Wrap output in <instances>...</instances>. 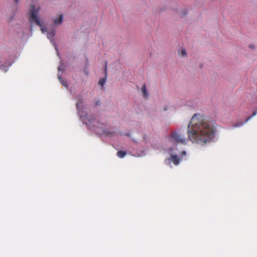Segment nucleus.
<instances>
[{
    "label": "nucleus",
    "mask_w": 257,
    "mask_h": 257,
    "mask_svg": "<svg viewBox=\"0 0 257 257\" xmlns=\"http://www.w3.org/2000/svg\"><path fill=\"white\" fill-rule=\"evenodd\" d=\"M187 132L188 139L193 143L203 145L212 141L216 129L202 115L195 114L188 126Z\"/></svg>",
    "instance_id": "obj_1"
},
{
    "label": "nucleus",
    "mask_w": 257,
    "mask_h": 257,
    "mask_svg": "<svg viewBox=\"0 0 257 257\" xmlns=\"http://www.w3.org/2000/svg\"><path fill=\"white\" fill-rule=\"evenodd\" d=\"M40 10V7H36L34 5H32L30 10V16L29 17V21L31 24L35 23L39 26L41 28L42 32L44 33L47 31V28L43 25V23L40 21L38 17V13Z\"/></svg>",
    "instance_id": "obj_2"
},
{
    "label": "nucleus",
    "mask_w": 257,
    "mask_h": 257,
    "mask_svg": "<svg viewBox=\"0 0 257 257\" xmlns=\"http://www.w3.org/2000/svg\"><path fill=\"white\" fill-rule=\"evenodd\" d=\"M170 140L173 142L177 144H185L186 143V138L180 133H173L170 136Z\"/></svg>",
    "instance_id": "obj_3"
},
{
    "label": "nucleus",
    "mask_w": 257,
    "mask_h": 257,
    "mask_svg": "<svg viewBox=\"0 0 257 257\" xmlns=\"http://www.w3.org/2000/svg\"><path fill=\"white\" fill-rule=\"evenodd\" d=\"M168 160L170 162H172L175 165H179L180 159L177 155H171Z\"/></svg>",
    "instance_id": "obj_4"
},
{
    "label": "nucleus",
    "mask_w": 257,
    "mask_h": 257,
    "mask_svg": "<svg viewBox=\"0 0 257 257\" xmlns=\"http://www.w3.org/2000/svg\"><path fill=\"white\" fill-rule=\"evenodd\" d=\"M88 120L92 125L96 127H100V125H103L102 124H100L98 121L96 120L94 118L91 116L89 117Z\"/></svg>",
    "instance_id": "obj_5"
},
{
    "label": "nucleus",
    "mask_w": 257,
    "mask_h": 257,
    "mask_svg": "<svg viewBox=\"0 0 257 257\" xmlns=\"http://www.w3.org/2000/svg\"><path fill=\"white\" fill-rule=\"evenodd\" d=\"M104 73L105 76L104 78H101L99 80L98 84L103 87L105 83L106 75H107V62L105 63L104 68Z\"/></svg>",
    "instance_id": "obj_6"
},
{
    "label": "nucleus",
    "mask_w": 257,
    "mask_h": 257,
    "mask_svg": "<svg viewBox=\"0 0 257 257\" xmlns=\"http://www.w3.org/2000/svg\"><path fill=\"white\" fill-rule=\"evenodd\" d=\"M142 93H143V96L144 98H148V93H147V87H146V85L145 84H144L143 86H142Z\"/></svg>",
    "instance_id": "obj_7"
},
{
    "label": "nucleus",
    "mask_w": 257,
    "mask_h": 257,
    "mask_svg": "<svg viewBox=\"0 0 257 257\" xmlns=\"http://www.w3.org/2000/svg\"><path fill=\"white\" fill-rule=\"evenodd\" d=\"M63 15H60L58 19H56L54 20V22L55 24H60L63 21Z\"/></svg>",
    "instance_id": "obj_8"
},
{
    "label": "nucleus",
    "mask_w": 257,
    "mask_h": 257,
    "mask_svg": "<svg viewBox=\"0 0 257 257\" xmlns=\"http://www.w3.org/2000/svg\"><path fill=\"white\" fill-rule=\"evenodd\" d=\"M126 155V152L123 151H119L117 153V156L120 158H123Z\"/></svg>",
    "instance_id": "obj_9"
},
{
    "label": "nucleus",
    "mask_w": 257,
    "mask_h": 257,
    "mask_svg": "<svg viewBox=\"0 0 257 257\" xmlns=\"http://www.w3.org/2000/svg\"><path fill=\"white\" fill-rule=\"evenodd\" d=\"M246 122H244V121L243 122L238 121L236 122V123L233 125L234 127H240L242 126L244 123Z\"/></svg>",
    "instance_id": "obj_10"
},
{
    "label": "nucleus",
    "mask_w": 257,
    "mask_h": 257,
    "mask_svg": "<svg viewBox=\"0 0 257 257\" xmlns=\"http://www.w3.org/2000/svg\"><path fill=\"white\" fill-rule=\"evenodd\" d=\"M54 35H55V33L53 31L50 32L48 33L47 34V38L51 40L53 39Z\"/></svg>",
    "instance_id": "obj_11"
},
{
    "label": "nucleus",
    "mask_w": 257,
    "mask_h": 257,
    "mask_svg": "<svg viewBox=\"0 0 257 257\" xmlns=\"http://www.w3.org/2000/svg\"><path fill=\"white\" fill-rule=\"evenodd\" d=\"M257 114V111H254L252 114L248 116L245 120L244 122H247L248 120H249L252 117L254 116Z\"/></svg>",
    "instance_id": "obj_12"
},
{
    "label": "nucleus",
    "mask_w": 257,
    "mask_h": 257,
    "mask_svg": "<svg viewBox=\"0 0 257 257\" xmlns=\"http://www.w3.org/2000/svg\"><path fill=\"white\" fill-rule=\"evenodd\" d=\"M187 14V11L186 9H183L180 14V16L182 18L185 17Z\"/></svg>",
    "instance_id": "obj_13"
},
{
    "label": "nucleus",
    "mask_w": 257,
    "mask_h": 257,
    "mask_svg": "<svg viewBox=\"0 0 257 257\" xmlns=\"http://www.w3.org/2000/svg\"><path fill=\"white\" fill-rule=\"evenodd\" d=\"M58 78L61 84L65 87H67L68 86L67 82L66 81L63 80L59 76L58 77Z\"/></svg>",
    "instance_id": "obj_14"
},
{
    "label": "nucleus",
    "mask_w": 257,
    "mask_h": 257,
    "mask_svg": "<svg viewBox=\"0 0 257 257\" xmlns=\"http://www.w3.org/2000/svg\"><path fill=\"white\" fill-rule=\"evenodd\" d=\"M181 55L182 56H186L187 52L185 49H182L181 50Z\"/></svg>",
    "instance_id": "obj_15"
},
{
    "label": "nucleus",
    "mask_w": 257,
    "mask_h": 257,
    "mask_svg": "<svg viewBox=\"0 0 257 257\" xmlns=\"http://www.w3.org/2000/svg\"><path fill=\"white\" fill-rule=\"evenodd\" d=\"M249 47L250 48H251V49H254V46L253 45H250L249 46Z\"/></svg>",
    "instance_id": "obj_16"
},
{
    "label": "nucleus",
    "mask_w": 257,
    "mask_h": 257,
    "mask_svg": "<svg viewBox=\"0 0 257 257\" xmlns=\"http://www.w3.org/2000/svg\"><path fill=\"white\" fill-rule=\"evenodd\" d=\"M186 152H185V151H183V152H182V156H184V155L185 156V155H186Z\"/></svg>",
    "instance_id": "obj_17"
},
{
    "label": "nucleus",
    "mask_w": 257,
    "mask_h": 257,
    "mask_svg": "<svg viewBox=\"0 0 257 257\" xmlns=\"http://www.w3.org/2000/svg\"><path fill=\"white\" fill-rule=\"evenodd\" d=\"M254 101L256 102H257V96L255 97L254 98Z\"/></svg>",
    "instance_id": "obj_18"
},
{
    "label": "nucleus",
    "mask_w": 257,
    "mask_h": 257,
    "mask_svg": "<svg viewBox=\"0 0 257 257\" xmlns=\"http://www.w3.org/2000/svg\"><path fill=\"white\" fill-rule=\"evenodd\" d=\"M100 103V102L99 101H98V102H96L97 105H99Z\"/></svg>",
    "instance_id": "obj_19"
},
{
    "label": "nucleus",
    "mask_w": 257,
    "mask_h": 257,
    "mask_svg": "<svg viewBox=\"0 0 257 257\" xmlns=\"http://www.w3.org/2000/svg\"><path fill=\"white\" fill-rule=\"evenodd\" d=\"M18 2H19V0H15V2H16L17 4H18Z\"/></svg>",
    "instance_id": "obj_20"
},
{
    "label": "nucleus",
    "mask_w": 257,
    "mask_h": 257,
    "mask_svg": "<svg viewBox=\"0 0 257 257\" xmlns=\"http://www.w3.org/2000/svg\"><path fill=\"white\" fill-rule=\"evenodd\" d=\"M78 103H76V107L78 108Z\"/></svg>",
    "instance_id": "obj_21"
},
{
    "label": "nucleus",
    "mask_w": 257,
    "mask_h": 257,
    "mask_svg": "<svg viewBox=\"0 0 257 257\" xmlns=\"http://www.w3.org/2000/svg\"><path fill=\"white\" fill-rule=\"evenodd\" d=\"M164 109H165V110H166L167 108L166 107H165Z\"/></svg>",
    "instance_id": "obj_22"
}]
</instances>
